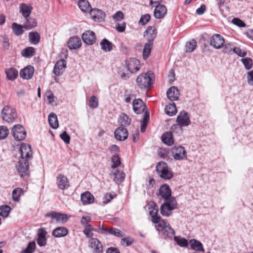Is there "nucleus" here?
<instances>
[{
  "label": "nucleus",
  "instance_id": "f257e3e1",
  "mask_svg": "<svg viewBox=\"0 0 253 253\" xmlns=\"http://www.w3.org/2000/svg\"><path fill=\"white\" fill-rule=\"evenodd\" d=\"M176 122L177 124L173 125L170 130L175 133L180 134L182 133V126H188L190 124L188 114L185 111L180 112L177 117Z\"/></svg>",
  "mask_w": 253,
  "mask_h": 253
},
{
  "label": "nucleus",
  "instance_id": "f03ea898",
  "mask_svg": "<svg viewBox=\"0 0 253 253\" xmlns=\"http://www.w3.org/2000/svg\"><path fill=\"white\" fill-rule=\"evenodd\" d=\"M156 168L158 174L163 179L169 180L173 177V172L168 168L166 163L164 162L158 163Z\"/></svg>",
  "mask_w": 253,
  "mask_h": 253
},
{
  "label": "nucleus",
  "instance_id": "7ed1b4c3",
  "mask_svg": "<svg viewBox=\"0 0 253 253\" xmlns=\"http://www.w3.org/2000/svg\"><path fill=\"white\" fill-rule=\"evenodd\" d=\"M1 114L2 120L7 123H12L17 117L15 109L8 105L3 108Z\"/></svg>",
  "mask_w": 253,
  "mask_h": 253
},
{
  "label": "nucleus",
  "instance_id": "20e7f679",
  "mask_svg": "<svg viewBox=\"0 0 253 253\" xmlns=\"http://www.w3.org/2000/svg\"><path fill=\"white\" fill-rule=\"evenodd\" d=\"M150 74L151 73L149 72L142 73L137 77L136 82L140 88H149L153 84V83ZM151 75H153V74H151Z\"/></svg>",
  "mask_w": 253,
  "mask_h": 253
},
{
  "label": "nucleus",
  "instance_id": "39448f33",
  "mask_svg": "<svg viewBox=\"0 0 253 253\" xmlns=\"http://www.w3.org/2000/svg\"><path fill=\"white\" fill-rule=\"evenodd\" d=\"M16 168L21 177L27 178L30 175L29 163L27 160L19 159Z\"/></svg>",
  "mask_w": 253,
  "mask_h": 253
},
{
  "label": "nucleus",
  "instance_id": "423d86ee",
  "mask_svg": "<svg viewBox=\"0 0 253 253\" xmlns=\"http://www.w3.org/2000/svg\"><path fill=\"white\" fill-rule=\"evenodd\" d=\"M157 227V230H161L163 234L167 237L171 238L175 234L174 231L170 227L169 224L164 219H162Z\"/></svg>",
  "mask_w": 253,
  "mask_h": 253
},
{
  "label": "nucleus",
  "instance_id": "0eeeda50",
  "mask_svg": "<svg viewBox=\"0 0 253 253\" xmlns=\"http://www.w3.org/2000/svg\"><path fill=\"white\" fill-rule=\"evenodd\" d=\"M12 134L15 139L23 140L26 137V131L21 125H15L12 128Z\"/></svg>",
  "mask_w": 253,
  "mask_h": 253
},
{
  "label": "nucleus",
  "instance_id": "6e6552de",
  "mask_svg": "<svg viewBox=\"0 0 253 253\" xmlns=\"http://www.w3.org/2000/svg\"><path fill=\"white\" fill-rule=\"evenodd\" d=\"M159 208L155 203H152L149 207V212L152 218V222L154 223H159L162 219L158 215Z\"/></svg>",
  "mask_w": 253,
  "mask_h": 253
},
{
  "label": "nucleus",
  "instance_id": "1a4fd4ad",
  "mask_svg": "<svg viewBox=\"0 0 253 253\" xmlns=\"http://www.w3.org/2000/svg\"><path fill=\"white\" fill-rule=\"evenodd\" d=\"M127 70L131 73H134L140 69V62L135 58H130L126 61Z\"/></svg>",
  "mask_w": 253,
  "mask_h": 253
},
{
  "label": "nucleus",
  "instance_id": "9d476101",
  "mask_svg": "<svg viewBox=\"0 0 253 253\" xmlns=\"http://www.w3.org/2000/svg\"><path fill=\"white\" fill-rule=\"evenodd\" d=\"M20 154V159L22 160H27L29 161L32 158V152L31 146L27 144H23L21 145L19 149Z\"/></svg>",
  "mask_w": 253,
  "mask_h": 253
},
{
  "label": "nucleus",
  "instance_id": "9b49d317",
  "mask_svg": "<svg viewBox=\"0 0 253 253\" xmlns=\"http://www.w3.org/2000/svg\"><path fill=\"white\" fill-rule=\"evenodd\" d=\"M171 153L175 160H181L186 158V151L183 146H175L172 149Z\"/></svg>",
  "mask_w": 253,
  "mask_h": 253
},
{
  "label": "nucleus",
  "instance_id": "f8f14e48",
  "mask_svg": "<svg viewBox=\"0 0 253 253\" xmlns=\"http://www.w3.org/2000/svg\"><path fill=\"white\" fill-rule=\"evenodd\" d=\"M91 19L95 22H100L104 20L106 14L105 13L99 9L94 8L89 12Z\"/></svg>",
  "mask_w": 253,
  "mask_h": 253
},
{
  "label": "nucleus",
  "instance_id": "ddd939ff",
  "mask_svg": "<svg viewBox=\"0 0 253 253\" xmlns=\"http://www.w3.org/2000/svg\"><path fill=\"white\" fill-rule=\"evenodd\" d=\"M83 42L87 45H92L96 41L95 33L90 30L85 31L82 36Z\"/></svg>",
  "mask_w": 253,
  "mask_h": 253
},
{
  "label": "nucleus",
  "instance_id": "4468645a",
  "mask_svg": "<svg viewBox=\"0 0 253 253\" xmlns=\"http://www.w3.org/2000/svg\"><path fill=\"white\" fill-rule=\"evenodd\" d=\"M158 196H160L161 198L167 201L171 196V190L169 186L167 184L162 185L159 190Z\"/></svg>",
  "mask_w": 253,
  "mask_h": 253
},
{
  "label": "nucleus",
  "instance_id": "2eb2a0df",
  "mask_svg": "<svg viewBox=\"0 0 253 253\" xmlns=\"http://www.w3.org/2000/svg\"><path fill=\"white\" fill-rule=\"evenodd\" d=\"M125 175V172L118 169H113L110 174V177L117 184L120 183L124 180Z\"/></svg>",
  "mask_w": 253,
  "mask_h": 253
},
{
  "label": "nucleus",
  "instance_id": "dca6fc26",
  "mask_svg": "<svg viewBox=\"0 0 253 253\" xmlns=\"http://www.w3.org/2000/svg\"><path fill=\"white\" fill-rule=\"evenodd\" d=\"M47 233L44 227H41L38 230L37 244L40 247H44L46 245L47 239L46 236Z\"/></svg>",
  "mask_w": 253,
  "mask_h": 253
},
{
  "label": "nucleus",
  "instance_id": "f3484780",
  "mask_svg": "<svg viewBox=\"0 0 253 253\" xmlns=\"http://www.w3.org/2000/svg\"><path fill=\"white\" fill-rule=\"evenodd\" d=\"M133 110L137 114L145 112L147 109L146 105L141 99H134L132 102Z\"/></svg>",
  "mask_w": 253,
  "mask_h": 253
},
{
  "label": "nucleus",
  "instance_id": "a211bd4d",
  "mask_svg": "<svg viewBox=\"0 0 253 253\" xmlns=\"http://www.w3.org/2000/svg\"><path fill=\"white\" fill-rule=\"evenodd\" d=\"M224 42V38L219 34L214 35L211 39L210 44L215 48H221Z\"/></svg>",
  "mask_w": 253,
  "mask_h": 253
},
{
  "label": "nucleus",
  "instance_id": "6ab92c4d",
  "mask_svg": "<svg viewBox=\"0 0 253 253\" xmlns=\"http://www.w3.org/2000/svg\"><path fill=\"white\" fill-rule=\"evenodd\" d=\"M45 216L50 217L52 219H55L56 222H61L63 223L67 222L68 217L66 214L60 213L56 211H52L45 214Z\"/></svg>",
  "mask_w": 253,
  "mask_h": 253
},
{
  "label": "nucleus",
  "instance_id": "aec40b11",
  "mask_svg": "<svg viewBox=\"0 0 253 253\" xmlns=\"http://www.w3.org/2000/svg\"><path fill=\"white\" fill-rule=\"evenodd\" d=\"M114 135L117 140L122 141L127 139L128 133L126 128L119 126L115 130Z\"/></svg>",
  "mask_w": 253,
  "mask_h": 253
},
{
  "label": "nucleus",
  "instance_id": "412c9836",
  "mask_svg": "<svg viewBox=\"0 0 253 253\" xmlns=\"http://www.w3.org/2000/svg\"><path fill=\"white\" fill-rule=\"evenodd\" d=\"M157 34V29L154 26H148L144 33V36L147 40V42H153Z\"/></svg>",
  "mask_w": 253,
  "mask_h": 253
},
{
  "label": "nucleus",
  "instance_id": "4be33fe9",
  "mask_svg": "<svg viewBox=\"0 0 253 253\" xmlns=\"http://www.w3.org/2000/svg\"><path fill=\"white\" fill-rule=\"evenodd\" d=\"M167 13V9L163 4H158L155 6L154 16L157 19L163 18Z\"/></svg>",
  "mask_w": 253,
  "mask_h": 253
},
{
  "label": "nucleus",
  "instance_id": "5701e85b",
  "mask_svg": "<svg viewBox=\"0 0 253 253\" xmlns=\"http://www.w3.org/2000/svg\"><path fill=\"white\" fill-rule=\"evenodd\" d=\"M66 67V62L64 59L58 61L53 68V73L57 76H60L64 72Z\"/></svg>",
  "mask_w": 253,
  "mask_h": 253
},
{
  "label": "nucleus",
  "instance_id": "b1692460",
  "mask_svg": "<svg viewBox=\"0 0 253 253\" xmlns=\"http://www.w3.org/2000/svg\"><path fill=\"white\" fill-rule=\"evenodd\" d=\"M68 46L70 49H76L82 46V42L80 38L78 37H71L67 42Z\"/></svg>",
  "mask_w": 253,
  "mask_h": 253
},
{
  "label": "nucleus",
  "instance_id": "393cba45",
  "mask_svg": "<svg viewBox=\"0 0 253 253\" xmlns=\"http://www.w3.org/2000/svg\"><path fill=\"white\" fill-rule=\"evenodd\" d=\"M57 184L60 189L64 190L69 187V182L67 177L61 174L57 177Z\"/></svg>",
  "mask_w": 253,
  "mask_h": 253
},
{
  "label": "nucleus",
  "instance_id": "a878e982",
  "mask_svg": "<svg viewBox=\"0 0 253 253\" xmlns=\"http://www.w3.org/2000/svg\"><path fill=\"white\" fill-rule=\"evenodd\" d=\"M34 72V68L31 66H28L20 71V76L23 79L29 80L32 78Z\"/></svg>",
  "mask_w": 253,
  "mask_h": 253
},
{
  "label": "nucleus",
  "instance_id": "bb28decb",
  "mask_svg": "<svg viewBox=\"0 0 253 253\" xmlns=\"http://www.w3.org/2000/svg\"><path fill=\"white\" fill-rule=\"evenodd\" d=\"M179 91L175 86H171L168 89L167 92L168 98L171 101L177 100L179 96Z\"/></svg>",
  "mask_w": 253,
  "mask_h": 253
},
{
  "label": "nucleus",
  "instance_id": "cd10ccee",
  "mask_svg": "<svg viewBox=\"0 0 253 253\" xmlns=\"http://www.w3.org/2000/svg\"><path fill=\"white\" fill-rule=\"evenodd\" d=\"M32 9V7L30 5L24 3H21L19 6L20 12L24 18H28L30 16Z\"/></svg>",
  "mask_w": 253,
  "mask_h": 253
},
{
  "label": "nucleus",
  "instance_id": "c85d7f7f",
  "mask_svg": "<svg viewBox=\"0 0 253 253\" xmlns=\"http://www.w3.org/2000/svg\"><path fill=\"white\" fill-rule=\"evenodd\" d=\"M131 122V119L126 114L122 113L118 119V123L121 126H120L125 127L128 126Z\"/></svg>",
  "mask_w": 253,
  "mask_h": 253
},
{
  "label": "nucleus",
  "instance_id": "c756f323",
  "mask_svg": "<svg viewBox=\"0 0 253 253\" xmlns=\"http://www.w3.org/2000/svg\"><path fill=\"white\" fill-rule=\"evenodd\" d=\"M68 233L67 229L64 227H58L54 229L52 235L55 238H61L66 236Z\"/></svg>",
  "mask_w": 253,
  "mask_h": 253
},
{
  "label": "nucleus",
  "instance_id": "7c9ffc66",
  "mask_svg": "<svg viewBox=\"0 0 253 253\" xmlns=\"http://www.w3.org/2000/svg\"><path fill=\"white\" fill-rule=\"evenodd\" d=\"M90 247L94 248V251L96 253H100L103 249V246L101 243L97 238H91L89 240Z\"/></svg>",
  "mask_w": 253,
  "mask_h": 253
},
{
  "label": "nucleus",
  "instance_id": "2f4dec72",
  "mask_svg": "<svg viewBox=\"0 0 253 253\" xmlns=\"http://www.w3.org/2000/svg\"><path fill=\"white\" fill-rule=\"evenodd\" d=\"M169 132L164 133L162 136V140L166 144L168 145H171L174 143L173 139L172 133H174L172 130Z\"/></svg>",
  "mask_w": 253,
  "mask_h": 253
},
{
  "label": "nucleus",
  "instance_id": "473e14b6",
  "mask_svg": "<svg viewBox=\"0 0 253 253\" xmlns=\"http://www.w3.org/2000/svg\"><path fill=\"white\" fill-rule=\"evenodd\" d=\"M81 199L84 205L91 204L94 201L93 196L89 192H85L82 194Z\"/></svg>",
  "mask_w": 253,
  "mask_h": 253
},
{
  "label": "nucleus",
  "instance_id": "72a5a7b5",
  "mask_svg": "<svg viewBox=\"0 0 253 253\" xmlns=\"http://www.w3.org/2000/svg\"><path fill=\"white\" fill-rule=\"evenodd\" d=\"M191 248L198 252H204L202 244L199 241L195 239L190 240L189 241Z\"/></svg>",
  "mask_w": 253,
  "mask_h": 253
},
{
  "label": "nucleus",
  "instance_id": "f704fd0d",
  "mask_svg": "<svg viewBox=\"0 0 253 253\" xmlns=\"http://www.w3.org/2000/svg\"><path fill=\"white\" fill-rule=\"evenodd\" d=\"M78 6L84 12H89L92 10L91 5L86 0H80L78 2Z\"/></svg>",
  "mask_w": 253,
  "mask_h": 253
},
{
  "label": "nucleus",
  "instance_id": "c9c22d12",
  "mask_svg": "<svg viewBox=\"0 0 253 253\" xmlns=\"http://www.w3.org/2000/svg\"><path fill=\"white\" fill-rule=\"evenodd\" d=\"M173 210L168 204L163 203L160 207V212L163 216H169L172 213V211Z\"/></svg>",
  "mask_w": 253,
  "mask_h": 253
},
{
  "label": "nucleus",
  "instance_id": "e433bc0d",
  "mask_svg": "<svg viewBox=\"0 0 253 253\" xmlns=\"http://www.w3.org/2000/svg\"><path fill=\"white\" fill-rule=\"evenodd\" d=\"M228 46H231V44H225V48L224 49V51L225 52H228V51L232 50L234 53H236L238 56L240 57H245L247 55V52L243 49H241L239 47H234L233 48H230V50H227Z\"/></svg>",
  "mask_w": 253,
  "mask_h": 253
},
{
  "label": "nucleus",
  "instance_id": "4c0bfd02",
  "mask_svg": "<svg viewBox=\"0 0 253 253\" xmlns=\"http://www.w3.org/2000/svg\"><path fill=\"white\" fill-rule=\"evenodd\" d=\"M25 22L23 25L25 29L30 30L37 26V23L35 19L32 18L30 16L28 18H25Z\"/></svg>",
  "mask_w": 253,
  "mask_h": 253
},
{
  "label": "nucleus",
  "instance_id": "58836bf2",
  "mask_svg": "<svg viewBox=\"0 0 253 253\" xmlns=\"http://www.w3.org/2000/svg\"><path fill=\"white\" fill-rule=\"evenodd\" d=\"M100 44L102 50L105 52H109L112 50L113 44L106 39H103Z\"/></svg>",
  "mask_w": 253,
  "mask_h": 253
},
{
  "label": "nucleus",
  "instance_id": "ea45409f",
  "mask_svg": "<svg viewBox=\"0 0 253 253\" xmlns=\"http://www.w3.org/2000/svg\"><path fill=\"white\" fill-rule=\"evenodd\" d=\"M30 42L33 44H38L41 39L40 35L37 32H31L29 34Z\"/></svg>",
  "mask_w": 253,
  "mask_h": 253
},
{
  "label": "nucleus",
  "instance_id": "a19ab883",
  "mask_svg": "<svg viewBox=\"0 0 253 253\" xmlns=\"http://www.w3.org/2000/svg\"><path fill=\"white\" fill-rule=\"evenodd\" d=\"M48 123L49 126L53 128H57L58 126V122L56 114L54 113H51L48 116Z\"/></svg>",
  "mask_w": 253,
  "mask_h": 253
},
{
  "label": "nucleus",
  "instance_id": "79ce46f5",
  "mask_svg": "<svg viewBox=\"0 0 253 253\" xmlns=\"http://www.w3.org/2000/svg\"><path fill=\"white\" fill-rule=\"evenodd\" d=\"M165 112L166 114L169 116H173L175 115L177 112L175 104L174 103H172L166 106L165 108Z\"/></svg>",
  "mask_w": 253,
  "mask_h": 253
},
{
  "label": "nucleus",
  "instance_id": "37998d69",
  "mask_svg": "<svg viewBox=\"0 0 253 253\" xmlns=\"http://www.w3.org/2000/svg\"><path fill=\"white\" fill-rule=\"evenodd\" d=\"M153 42H147L145 43L143 50V57L145 60L147 59L149 56L153 47Z\"/></svg>",
  "mask_w": 253,
  "mask_h": 253
},
{
  "label": "nucleus",
  "instance_id": "c03bdc74",
  "mask_svg": "<svg viewBox=\"0 0 253 253\" xmlns=\"http://www.w3.org/2000/svg\"><path fill=\"white\" fill-rule=\"evenodd\" d=\"M5 74L8 80L13 81L18 77V72L16 69L11 68L6 70L5 71Z\"/></svg>",
  "mask_w": 253,
  "mask_h": 253
},
{
  "label": "nucleus",
  "instance_id": "a18cd8bd",
  "mask_svg": "<svg viewBox=\"0 0 253 253\" xmlns=\"http://www.w3.org/2000/svg\"><path fill=\"white\" fill-rule=\"evenodd\" d=\"M149 119V112L148 109L146 110L144 113V117L141 125V131L144 132L146 130L148 122Z\"/></svg>",
  "mask_w": 253,
  "mask_h": 253
},
{
  "label": "nucleus",
  "instance_id": "49530a36",
  "mask_svg": "<svg viewBox=\"0 0 253 253\" xmlns=\"http://www.w3.org/2000/svg\"><path fill=\"white\" fill-rule=\"evenodd\" d=\"M197 46V42L195 40L187 42L185 44V51L186 52H192Z\"/></svg>",
  "mask_w": 253,
  "mask_h": 253
},
{
  "label": "nucleus",
  "instance_id": "de8ad7c7",
  "mask_svg": "<svg viewBox=\"0 0 253 253\" xmlns=\"http://www.w3.org/2000/svg\"><path fill=\"white\" fill-rule=\"evenodd\" d=\"M94 230L93 226L90 224L85 225L84 229L83 230V233L88 238H93V233L92 232V231Z\"/></svg>",
  "mask_w": 253,
  "mask_h": 253
},
{
  "label": "nucleus",
  "instance_id": "09e8293b",
  "mask_svg": "<svg viewBox=\"0 0 253 253\" xmlns=\"http://www.w3.org/2000/svg\"><path fill=\"white\" fill-rule=\"evenodd\" d=\"M23 189L21 188H16L13 190L12 194L14 201L18 202L19 201Z\"/></svg>",
  "mask_w": 253,
  "mask_h": 253
},
{
  "label": "nucleus",
  "instance_id": "8fccbe9b",
  "mask_svg": "<svg viewBox=\"0 0 253 253\" xmlns=\"http://www.w3.org/2000/svg\"><path fill=\"white\" fill-rule=\"evenodd\" d=\"M12 26L13 31L16 35L19 36L23 33V26H22V25H18L16 23H14L12 24Z\"/></svg>",
  "mask_w": 253,
  "mask_h": 253
},
{
  "label": "nucleus",
  "instance_id": "3c124183",
  "mask_svg": "<svg viewBox=\"0 0 253 253\" xmlns=\"http://www.w3.org/2000/svg\"><path fill=\"white\" fill-rule=\"evenodd\" d=\"M35 48L33 47H28L25 48L22 51V54L23 56L30 57L33 56L35 53Z\"/></svg>",
  "mask_w": 253,
  "mask_h": 253
},
{
  "label": "nucleus",
  "instance_id": "603ef678",
  "mask_svg": "<svg viewBox=\"0 0 253 253\" xmlns=\"http://www.w3.org/2000/svg\"><path fill=\"white\" fill-rule=\"evenodd\" d=\"M10 210V207L7 205L0 207V215L3 217H7Z\"/></svg>",
  "mask_w": 253,
  "mask_h": 253
},
{
  "label": "nucleus",
  "instance_id": "864d4df0",
  "mask_svg": "<svg viewBox=\"0 0 253 253\" xmlns=\"http://www.w3.org/2000/svg\"><path fill=\"white\" fill-rule=\"evenodd\" d=\"M107 233L114 235L117 237H123L125 236V234L120 229L116 228H111L108 229Z\"/></svg>",
  "mask_w": 253,
  "mask_h": 253
},
{
  "label": "nucleus",
  "instance_id": "5fc2aeb1",
  "mask_svg": "<svg viewBox=\"0 0 253 253\" xmlns=\"http://www.w3.org/2000/svg\"><path fill=\"white\" fill-rule=\"evenodd\" d=\"M111 160L113 163V164L111 166L112 169H117L116 168L121 165L120 157L118 155H114L112 156Z\"/></svg>",
  "mask_w": 253,
  "mask_h": 253
},
{
  "label": "nucleus",
  "instance_id": "6e6d98bb",
  "mask_svg": "<svg viewBox=\"0 0 253 253\" xmlns=\"http://www.w3.org/2000/svg\"><path fill=\"white\" fill-rule=\"evenodd\" d=\"M36 243L35 242L29 243L26 249L22 251V253H33L36 249Z\"/></svg>",
  "mask_w": 253,
  "mask_h": 253
},
{
  "label": "nucleus",
  "instance_id": "4d7b16f0",
  "mask_svg": "<svg viewBox=\"0 0 253 253\" xmlns=\"http://www.w3.org/2000/svg\"><path fill=\"white\" fill-rule=\"evenodd\" d=\"M241 62L244 64L245 68L247 70H250L252 68L253 66V60L251 58L247 57L242 58Z\"/></svg>",
  "mask_w": 253,
  "mask_h": 253
},
{
  "label": "nucleus",
  "instance_id": "13d9d810",
  "mask_svg": "<svg viewBox=\"0 0 253 253\" xmlns=\"http://www.w3.org/2000/svg\"><path fill=\"white\" fill-rule=\"evenodd\" d=\"M174 239L177 244L180 247H187L188 245L187 240L184 238H180L175 236Z\"/></svg>",
  "mask_w": 253,
  "mask_h": 253
},
{
  "label": "nucleus",
  "instance_id": "bf43d9fd",
  "mask_svg": "<svg viewBox=\"0 0 253 253\" xmlns=\"http://www.w3.org/2000/svg\"><path fill=\"white\" fill-rule=\"evenodd\" d=\"M9 133V130L6 126H0V140L5 139Z\"/></svg>",
  "mask_w": 253,
  "mask_h": 253
},
{
  "label": "nucleus",
  "instance_id": "052dcab7",
  "mask_svg": "<svg viewBox=\"0 0 253 253\" xmlns=\"http://www.w3.org/2000/svg\"><path fill=\"white\" fill-rule=\"evenodd\" d=\"M89 106L93 109L96 108L98 106V101L95 96H91L88 101Z\"/></svg>",
  "mask_w": 253,
  "mask_h": 253
},
{
  "label": "nucleus",
  "instance_id": "680f3d73",
  "mask_svg": "<svg viewBox=\"0 0 253 253\" xmlns=\"http://www.w3.org/2000/svg\"><path fill=\"white\" fill-rule=\"evenodd\" d=\"M151 16L149 14H145L141 15L140 19L138 22L139 25H145L150 20Z\"/></svg>",
  "mask_w": 253,
  "mask_h": 253
},
{
  "label": "nucleus",
  "instance_id": "e2e57ef3",
  "mask_svg": "<svg viewBox=\"0 0 253 253\" xmlns=\"http://www.w3.org/2000/svg\"><path fill=\"white\" fill-rule=\"evenodd\" d=\"M166 201V202L165 203L168 204L169 206L173 210H174L177 208V204L176 199L174 197H172L171 196L168 199V200Z\"/></svg>",
  "mask_w": 253,
  "mask_h": 253
},
{
  "label": "nucleus",
  "instance_id": "0e129e2a",
  "mask_svg": "<svg viewBox=\"0 0 253 253\" xmlns=\"http://www.w3.org/2000/svg\"><path fill=\"white\" fill-rule=\"evenodd\" d=\"M124 18V15L123 12L119 11L114 14L113 16V18L115 20L117 23L121 21Z\"/></svg>",
  "mask_w": 253,
  "mask_h": 253
},
{
  "label": "nucleus",
  "instance_id": "69168bd1",
  "mask_svg": "<svg viewBox=\"0 0 253 253\" xmlns=\"http://www.w3.org/2000/svg\"><path fill=\"white\" fill-rule=\"evenodd\" d=\"M60 137L66 144H69L70 143V136L66 131H64L60 135Z\"/></svg>",
  "mask_w": 253,
  "mask_h": 253
},
{
  "label": "nucleus",
  "instance_id": "338daca9",
  "mask_svg": "<svg viewBox=\"0 0 253 253\" xmlns=\"http://www.w3.org/2000/svg\"><path fill=\"white\" fill-rule=\"evenodd\" d=\"M232 23L239 27H245L246 26L245 23L241 19L238 18H234L232 19Z\"/></svg>",
  "mask_w": 253,
  "mask_h": 253
},
{
  "label": "nucleus",
  "instance_id": "774afa93",
  "mask_svg": "<svg viewBox=\"0 0 253 253\" xmlns=\"http://www.w3.org/2000/svg\"><path fill=\"white\" fill-rule=\"evenodd\" d=\"M134 242V239L130 237L123 238L121 240V243H126V246L131 245Z\"/></svg>",
  "mask_w": 253,
  "mask_h": 253
}]
</instances>
